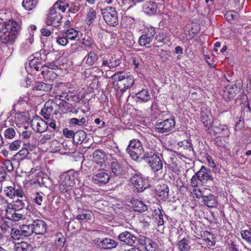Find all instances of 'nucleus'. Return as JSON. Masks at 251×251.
<instances>
[{
  "instance_id": "obj_54",
  "label": "nucleus",
  "mask_w": 251,
  "mask_h": 251,
  "mask_svg": "<svg viewBox=\"0 0 251 251\" xmlns=\"http://www.w3.org/2000/svg\"><path fill=\"white\" fill-rule=\"evenodd\" d=\"M241 235L242 238L251 245V229L249 230H242Z\"/></svg>"
},
{
  "instance_id": "obj_27",
  "label": "nucleus",
  "mask_w": 251,
  "mask_h": 251,
  "mask_svg": "<svg viewBox=\"0 0 251 251\" xmlns=\"http://www.w3.org/2000/svg\"><path fill=\"white\" fill-rule=\"evenodd\" d=\"M64 100L62 101H66L70 103V104L76 103L80 101V98L78 94H75L73 93H66L64 96H61Z\"/></svg>"
},
{
  "instance_id": "obj_15",
  "label": "nucleus",
  "mask_w": 251,
  "mask_h": 251,
  "mask_svg": "<svg viewBox=\"0 0 251 251\" xmlns=\"http://www.w3.org/2000/svg\"><path fill=\"white\" fill-rule=\"evenodd\" d=\"M200 179L201 184L207 183L209 181H213V177L211 174V171L209 168L202 166L197 173Z\"/></svg>"
},
{
  "instance_id": "obj_2",
  "label": "nucleus",
  "mask_w": 251,
  "mask_h": 251,
  "mask_svg": "<svg viewBox=\"0 0 251 251\" xmlns=\"http://www.w3.org/2000/svg\"><path fill=\"white\" fill-rule=\"evenodd\" d=\"M126 176L128 178V185L135 192H143L150 185L148 178L143 177L140 173L132 168H127Z\"/></svg>"
},
{
  "instance_id": "obj_36",
  "label": "nucleus",
  "mask_w": 251,
  "mask_h": 251,
  "mask_svg": "<svg viewBox=\"0 0 251 251\" xmlns=\"http://www.w3.org/2000/svg\"><path fill=\"white\" fill-rule=\"evenodd\" d=\"M97 18V13L96 10L90 8L86 15L85 21L89 25L92 24Z\"/></svg>"
},
{
  "instance_id": "obj_5",
  "label": "nucleus",
  "mask_w": 251,
  "mask_h": 251,
  "mask_svg": "<svg viewBox=\"0 0 251 251\" xmlns=\"http://www.w3.org/2000/svg\"><path fill=\"white\" fill-rule=\"evenodd\" d=\"M143 148L139 140L134 139L130 140L127 147L126 152L129 154L131 159L134 161L139 162L142 158L143 155Z\"/></svg>"
},
{
  "instance_id": "obj_56",
  "label": "nucleus",
  "mask_w": 251,
  "mask_h": 251,
  "mask_svg": "<svg viewBox=\"0 0 251 251\" xmlns=\"http://www.w3.org/2000/svg\"><path fill=\"white\" fill-rule=\"evenodd\" d=\"M152 41V40L150 37L144 34L140 36L138 40V42L140 45L146 46L147 45L150 44Z\"/></svg>"
},
{
  "instance_id": "obj_18",
  "label": "nucleus",
  "mask_w": 251,
  "mask_h": 251,
  "mask_svg": "<svg viewBox=\"0 0 251 251\" xmlns=\"http://www.w3.org/2000/svg\"><path fill=\"white\" fill-rule=\"evenodd\" d=\"M169 192L168 186L164 183L157 185L154 190L155 197L164 201H166L168 199Z\"/></svg>"
},
{
  "instance_id": "obj_35",
  "label": "nucleus",
  "mask_w": 251,
  "mask_h": 251,
  "mask_svg": "<svg viewBox=\"0 0 251 251\" xmlns=\"http://www.w3.org/2000/svg\"><path fill=\"white\" fill-rule=\"evenodd\" d=\"M110 168L113 174L118 176L121 175L124 171L123 166L116 161L111 162Z\"/></svg>"
},
{
  "instance_id": "obj_1",
  "label": "nucleus",
  "mask_w": 251,
  "mask_h": 251,
  "mask_svg": "<svg viewBox=\"0 0 251 251\" xmlns=\"http://www.w3.org/2000/svg\"><path fill=\"white\" fill-rule=\"evenodd\" d=\"M22 28L21 20L9 19L4 22L0 28V39L4 44H12Z\"/></svg>"
},
{
  "instance_id": "obj_8",
  "label": "nucleus",
  "mask_w": 251,
  "mask_h": 251,
  "mask_svg": "<svg viewBox=\"0 0 251 251\" xmlns=\"http://www.w3.org/2000/svg\"><path fill=\"white\" fill-rule=\"evenodd\" d=\"M105 22L110 26H116L118 24V14L116 9L111 6H107L101 10Z\"/></svg>"
},
{
  "instance_id": "obj_39",
  "label": "nucleus",
  "mask_w": 251,
  "mask_h": 251,
  "mask_svg": "<svg viewBox=\"0 0 251 251\" xmlns=\"http://www.w3.org/2000/svg\"><path fill=\"white\" fill-rule=\"evenodd\" d=\"M139 240L131 232L126 230V246L135 247Z\"/></svg>"
},
{
  "instance_id": "obj_11",
  "label": "nucleus",
  "mask_w": 251,
  "mask_h": 251,
  "mask_svg": "<svg viewBox=\"0 0 251 251\" xmlns=\"http://www.w3.org/2000/svg\"><path fill=\"white\" fill-rule=\"evenodd\" d=\"M126 206L130 207V210L140 213L144 212L148 209V206L138 199L130 197L126 200Z\"/></svg>"
},
{
  "instance_id": "obj_48",
  "label": "nucleus",
  "mask_w": 251,
  "mask_h": 251,
  "mask_svg": "<svg viewBox=\"0 0 251 251\" xmlns=\"http://www.w3.org/2000/svg\"><path fill=\"white\" fill-rule=\"evenodd\" d=\"M56 42L60 46L65 47L68 44L69 40L62 32L56 37Z\"/></svg>"
},
{
  "instance_id": "obj_30",
  "label": "nucleus",
  "mask_w": 251,
  "mask_h": 251,
  "mask_svg": "<svg viewBox=\"0 0 251 251\" xmlns=\"http://www.w3.org/2000/svg\"><path fill=\"white\" fill-rule=\"evenodd\" d=\"M6 216L8 219L14 221H19L24 219V215L22 212H16L11 210H5Z\"/></svg>"
},
{
  "instance_id": "obj_12",
  "label": "nucleus",
  "mask_w": 251,
  "mask_h": 251,
  "mask_svg": "<svg viewBox=\"0 0 251 251\" xmlns=\"http://www.w3.org/2000/svg\"><path fill=\"white\" fill-rule=\"evenodd\" d=\"M178 146L181 150H183V151H182L186 155L185 156L183 154L181 156L188 159H192L195 157L196 152L194 150L193 145L191 140H184L179 142L178 143Z\"/></svg>"
},
{
  "instance_id": "obj_32",
  "label": "nucleus",
  "mask_w": 251,
  "mask_h": 251,
  "mask_svg": "<svg viewBox=\"0 0 251 251\" xmlns=\"http://www.w3.org/2000/svg\"><path fill=\"white\" fill-rule=\"evenodd\" d=\"M45 80H54L57 78L58 75L52 70L45 68L41 72Z\"/></svg>"
},
{
  "instance_id": "obj_50",
  "label": "nucleus",
  "mask_w": 251,
  "mask_h": 251,
  "mask_svg": "<svg viewBox=\"0 0 251 251\" xmlns=\"http://www.w3.org/2000/svg\"><path fill=\"white\" fill-rule=\"evenodd\" d=\"M86 119L83 117L81 119L76 118H71L69 120L68 123L72 126H85Z\"/></svg>"
},
{
  "instance_id": "obj_47",
  "label": "nucleus",
  "mask_w": 251,
  "mask_h": 251,
  "mask_svg": "<svg viewBox=\"0 0 251 251\" xmlns=\"http://www.w3.org/2000/svg\"><path fill=\"white\" fill-rule=\"evenodd\" d=\"M116 60L114 58L111 57L110 59H107L105 58H103L101 66L107 67L108 68H113L118 65Z\"/></svg>"
},
{
  "instance_id": "obj_29",
  "label": "nucleus",
  "mask_w": 251,
  "mask_h": 251,
  "mask_svg": "<svg viewBox=\"0 0 251 251\" xmlns=\"http://www.w3.org/2000/svg\"><path fill=\"white\" fill-rule=\"evenodd\" d=\"M52 88V85L50 84L44 83L43 82L39 81L36 82L33 87V91H41L43 92H49Z\"/></svg>"
},
{
  "instance_id": "obj_46",
  "label": "nucleus",
  "mask_w": 251,
  "mask_h": 251,
  "mask_svg": "<svg viewBox=\"0 0 251 251\" xmlns=\"http://www.w3.org/2000/svg\"><path fill=\"white\" fill-rule=\"evenodd\" d=\"M226 20L230 23L238 19V13L233 10L226 11L224 14Z\"/></svg>"
},
{
  "instance_id": "obj_62",
  "label": "nucleus",
  "mask_w": 251,
  "mask_h": 251,
  "mask_svg": "<svg viewBox=\"0 0 251 251\" xmlns=\"http://www.w3.org/2000/svg\"><path fill=\"white\" fill-rule=\"evenodd\" d=\"M51 139V135L49 134L41 135L38 138V143L41 145L46 143Z\"/></svg>"
},
{
  "instance_id": "obj_53",
  "label": "nucleus",
  "mask_w": 251,
  "mask_h": 251,
  "mask_svg": "<svg viewBox=\"0 0 251 251\" xmlns=\"http://www.w3.org/2000/svg\"><path fill=\"white\" fill-rule=\"evenodd\" d=\"M29 151L27 148L23 147L15 155V156L17 157L18 159L22 160L25 158L28 154Z\"/></svg>"
},
{
  "instance_id": "obj_20",
  "label": "nucleus",
  "mask_w": 251,
  "mask_h": 251,
  "mask_svg": "<svg viewBox=\"0 0 251 251\" xmlns=\"http://www.w3.org/2000/svg\"><path fill=\"white\" fill-rule=\"evenodd\" d=\"M41 54L38 52L35 53L33 58L29 61V67L36 71H41L43 69L47 68L45 66V65L41 63Z\"/></svg>"
},
{
  "instance_id": "obj_55",
  "label": "nucleus",
  "mask_w": 251,
  "mask_h": 251,
  "mask_svg": "<svg viewBox=\"0 0 251 251\" xmlns=\"http://www.w3.org/2000/svg\"><path fill=\"white\" fill-rule=\"evenodd\" d=\"M16 136V131L12 127L6 128L4 132V136L5 138L12 139Z\"/></svg>"
},
{
  "instance_id": "obj_21",
  "label": "nucleus",
  "mask_w": 251,
  "mask_h": 251,
  "mask_svg": "<svg viewBox=\"0 0 251 251\" xmlns=\"http://www.w3.org/2000/svg\"><path fill=\"white\" fill-rule=\"evenodd\" d=\"M110 179V176L108 173L104 172H100L92 176V181L100 185H104L107 183Z\"/></svg>"
},
{
  "instance_id": "obj_22",
  "label": "nucleus",
  "mask_w": 251,
  "mask_h": 251,
  "mask_svg": "<svg viewBox=\"0 0 251 251\" xmlns=\"http://www.w3.org/2000/svg\"><path fill=\"white\" fill-rule=\"evenodd\" d=\"M93 155L94 161V162L90 161L89 163H94V162H95L97 165L95 167L98 168V166L100 165V167L99 169L104 170L105 169L106 167H104L105 165L104 164V165H103V159L105 156L104 152L99 150H97L94 151Z\"/></svg>"
},
{
  "instance_id": "obj_9",
  "label": "nucleus",
  "mask_w": 251,
  "mask_h": 251,
  "mask_svg": "<svg viewBox=\"0 0 251 251\" xmlns=\"http://www.w3.org/2000/svg\"><path fill=\"white\" fill-rule=\"evenodd\" d=\"M92 243L96 247L105 250H110L117 246L116 241L110 238H96L92 240Z\"/></svg>"
},
{
  "instance_id": "obj_49",
  "label": "nucleus",
  "mask_w": 251,
  "mask_h": 251,
  "mask_svg": "<svg viewBox=\"0 0 251 251\" xmlns=\"http://www.w3.org/2000/svg\"><path fill=\"white\" fill-rule=\"evenodd\" d=\"M10 235L12 239L14 240H19L24 237L20 226H19V228H13L11 230Z\"/></svg>"
},
{
  "instance_id": "obj_4",
  "label": "nucleus",
  "mask_w": 251,
  "mask_h": 251,
  "mask_svg": "<svg viewBox=\"0 0 251 251\" xmlns=\"http://www.w3.org/2000/svg\"><path fill=\"white\" fill-rule=\"evenodd\" d=\"M77 172L73 170L64 172L60 176L59 189L63 193L71 190L75 185Z\"/></svg>"
},
{
  "instance_id": "obj_43",
  "label": "nucleus",
  "mask_w": 251,
  "mask_h": 251,
  "mask_svg": "<svg viewBox=\"0 0 251 251\" xmlns=\"http://www.w3.org/2000/svg\"><path fill=\"white\" fill-rule=\"evenodd\" d=\"M167 36L165 33L159 32L156 36L154 44L156 47H161L165 43Z\"/></svg>"
},
{
  "instance_id": "obj_23",
  "label": "nucleus",
  "mask_w": 251,
  "mask_h": 251,
  "mask_svg": "<svg viewBox=\"0 0 251 251\" xmlns=\"http://www.w3.org/2000/svg\"><path fill=\"white\" fill-rule=\"evenodd\" d=\"M139 57L137 53H134L131 50H126V62L129 66L136 69L139 66Z\"/></svg>"
},
{
  "instance_id": "obj_19",
  "label": "nucleus",
  "mask_w": 251,
  "mask_h": 251,
  "mask_svg": "<svg viewBox=\"0 0 251 251\" xmlns=\"http://www.w3.org/2000/svg\"><path fill=\"white\" fill-rule=\"evenodd\" d=\"M201 121L204 126L209 129L212 127L213 124V118L212 115L209 110L204 107L201 108Z\"/></svg>"
},
{
  "instance_id": "obj_41",
  "label": "nucleus",
  "mask_w": 251,
  "mask_h": 251,
  "mask_svg": "<svg viewBox=\"0 0 251 251\" xmlns=\"http://www.w3.org/2000/svg\"><path fill=\"white\" fill-rule=\"evenodd\" d=\"M189 240L188 238H183L177 243V246L179 251H189Z\"/></svg>"
},
{
  "instance_id": "obj_51",
  "label": "nucleus",
  "mask_w": 251,
  "mask_h": 251,
  "mask_svg": "<svg viewBox=\"0 0 251 251\" xmlns=\"http://www.w3.org/2000/svg\"><path fill=\"white\" fill-rule=\"evenodd\" d=\"M37 3L32 1L31 0H23L22 6L28 11L31 10L36 7Z\"/></svg>"
},
{
  "instance_id": "obj_7",
  "label": "nucleus",
  "mask_w": 251,
  "mask_h": 251,
  "mask_svg": "<svg viewBox=\"0 0 251 251\" xmlns=\"http://www.w3.org/2000/svg\"><path fill=\"white\" fill-rule=\"evenodd\" d=\"M60 108V105L53 99L47 101L41 111V115L46 120H49L53 115L57 114Z\"/></svg>"
},
{
  "instance_id": "obj_26",
  "label": "nucleus",
  "mask_w": 251,
  "mask_h": 251,
  "mask_svg": "<svg viewBox=\"0 0 251 251\" xmlns=\"http://www.w3.org/2000/svg\"><path fill=\"white\" fill-rule=\"evenodd\" d=\"M25 206V203L22 200H18L7 204L5 210H11L16 212H22Z\"/></svg>"
},
{
  "instance_id": "obj_60",
  "label": "nucleus",
  "mask_w": 251,
  "mask_h": 251,
  "mask_svg": "<svg viewBox=\"0 0 251 251\" xmlns=\"http://www.w3.org/2000/svg\"><path fill=\"white\" fill-rule=\"evenodd\" d=\"M59 4V2H55L51 8L56 10V11L59 10L61 11L62 13H65L67 8H69L70 7L69 4L63 5Z\"/></svg>"
},
{
  "instance_id": "obj_25",
  "label": "nucleus",
  "mask_w": 251,
  "mask_h": 251,
  "mask_svg": "<svg viewBox=\"0 0 251 251\" xmlns=\"http://www.w3.org/2000/svg\"><path fill=\"white\" fill-rule=\"evenodd\" d=\"M213 131L215 134H219L222 136H228L230 134L229 128L227 125L220 123L213 126Z\"/></svg>"
},
{
  "instance_id": "obj_40",
  "label": "nucleus",
  "mask_w": 251,
  "mask_h": 251,
  "mask_svg": "<svg viewBox=\"0 0 251 251\" xmlns=\"http://www.w3.org/2000/svg\"><path fill=\"white\" fill-rule=\"evenodd\" d=\"M86 137V133L83 130H78L75 133L73 141L77 144H81Z\"/></svg>"
},
{
  "instance_id": "obj_6",
  "label": "nucleus",
  "mask_w": 251,
  "mask_h": 251,
  "mask_svg": "<svg viewBox=\"0 0 251 251\" xmlns=\"http://www.w3.org/2000/svg\"><path fill=\"white\" fill-rule=\"evenodd\" d=\"M175 117L173 116L163 121L157 120L154 125V131L158 133H167L170 132L176 126Z\"/></svg>"
},
{
  "instance_id": "obj_14",
  "label": "nucleus",
  "mask_w": 251,
  "mask_h": 251,
  "mask_svg": "<svg viewBox=\"0 0 251 251\" xmlns=\"http://www.w3.org/2000/svg\"><path fill=\"white\" fill-rule=\"evenodd\" d=\"M32 224L33 233L36 235H43L47 232V225L46 222L41 219H33Z\"/></svg>"
},
{
  "instance_id": "obj_34",
  "label": "nucleus",
  "mask_w": 251,
  "mask_h": 251,
  "mask_svg": "<svg viewBox=\"0 0 251 251\" xmlns=\"http://www.w3.org/2000/svg\"><path fill=\"white\" fill-rule=\"evenodd\" d=\"M64 36H66L68 40L71 41L77 40L78 37V31L74 28H70L63 32Z\"/></svg>"
},
{
  "instance_id": "obj_37",
  "label": "nucleus",
  "mask_w": 251,
  "mask_h": 251,
  "mask_svg": "<svg viewBox=\"0 0 251 251\" xmlns=\"http://www.w3.org/2000/svg\"><path fill=\"white\" fill-rule=\"evenodd\" d=\"M163 210L159 208L155 209L153 210V216L156 221L157 224L158 226H162L164 224V221L163 218Z\"/></svg>"
},
{
  "instance_id": "obj_13",
  "label": "nucleus",
  "mask_w": 251,
  "mask_h": 251,
  "mask_svg": "<svg viewBox=\"0 0 251 251\" xmlns=\"http://www.w3.org/2000/svg\"><path fill=\"white\" fill-rule=\"evenodd\" d=\"M240 88L236 84L227 85L223 90V98L226 101L233 100L240 92Z\"/></svg>"
},
{
  "instance_id": "obj_45",
  "label": "nucleus",
  "mask_w": 251,
  "mask_h": 251,
  "mask_svg": "<svg viewBox=\"0 0 251 251\" xmlns=\"http://www.w3.org/2000/svg\"><path fill=\"white\" fill-rule=\"evenodd\" d=\"M24 237H27L33 233L32 224L29 225H23L20 226Z\"/></svg>"
},
{
  "instance_id": "obj_16",
  "label": "nucleus",
  "mask_w": 251,
  "mask_h": 251,
  "mask_svg": "<svg viewBox=\"0 0 251 251\" xmlns=\"http://www.w3.org/2000/svg\"><path fill=\"white\" fill-rule=\"evenodd\" d=\"M139 243L145 251H155L158 247L155 241L145 236L139 239Z\"/></svg>"
},
{
  "instance_id": "obj_31",
  "label": "nucleus",
  "mask_w": 251,
  "mask_h": 251,
  "mask_svg": "<svg viewBox=\"0 0 251 251\" xmlns=\"http://www.w3.org/2000/svg\"><path fill=\"white\" fill-rule=\"evenodd\" d=\"M97 58V54L94 51H91L84 57L83 62H84L87 65L91 66L95 64Z\"/></svg>"
},
{
  "instance_id": "obj_24",
  "label": "nucleus",
  "mask_w": 251,
  "mask_h": 251,
  "mask_svg": "<svg viewBox=\"0 0 251 251\" xmlns=\"http://www.w3.org/2000/svg\"><path fill=\"white\" fill-rule=\"evenodd\" d=\"M143 9L145 13L149 15H152L157 12V3L151 0L147 1L143 6Z\"/></svg>"
},
{
  "instance_id": "obj_61",
  "label": "nucleus",
  "mask_w": 251,
  "mask_h": 251,
  "mask_svg": "<svg viewBox=\"0 0 251 251\" xmlns=\"http://www.w3.org/2000/svg\"><path fill=\"white\" fill-rule=\"evenodd\" d=\"M1 168L4 169V171L6 170L9 172L12 171L14 169L12 163L9 160H6L3 162Z\"/></svg>"
},
{
  "instance_id": "obj_10",
  "label": "nucleus",
  "mask_w": 251,
  "mask_h": 251,
  "mask_svg": "<svg viewBox=\"0 0 251 251\" xmlns=\"http://www.w3.org/2000/svg\"><path fill=\"white\" fill-rule=\"evenodd\" d=\"M62 15L58 11H56V10L50 8L46 19V24L48 25L58 27L62 24Z\"/></svg>"
},
{
  "instance_id": "obj_64",
  "label": "nucleus",
  "mask_w": 251,
  "mask_h": 251,
  "mask_svg": "<svg viewBox=\"0 0 251 251\" xmlns=\"http://www.w3.org/2000/svg\"><path fill=\"white\" fill-rule=\"evenodd\" d=\"M60 106L63 109V111L64 113L72 112L73 111V109L72 106L70 105V103L66 101H62L60 103Z\"/></svg>"
},
{
  "instance_id": "obj_59",
  "label": "nucleus",
  "mask_w": 251,
  "mask_h": 251,
  "mask_svg": "<svg viewBox=\"0 0 251 251\" xmlns=\"http://www.w3.org/2000/svg\"><path fill=\"white\" fill-rule=\"evenodd\" d=\"M126 78V75L123 74V72H118L114 74L112 76V78L114 79L113 84L115 85L116 82H118L121 80H124Z\"/></svg>"
},
{
  "instance_id": "obj_52",
  "label": "nucleus",
  "mask_w": 251,
  "mask_h": 251,
  "mask_svg": "<svg viewBox=\"0 0 251 251\" xmlns=\"http://www.w3.org/2000/svg\"><path fill=\"white\" fill-rule=\"evenodd\" d=\"M200 183L201 182L200 177H199L197 173H195V174L193 176L190 180V186H191L192 188H194V189L193 190L194 191L196 192V188L198 187Z\"/></svg>"
},
{
  "instance_id": "obj_44",
  "label": "nucleus",
  "mask_w": 251,
  "mask_h": 251,
  "mask_svg": "<svg viewBox=\"0 0 251 251\" xmlns=\"http://www.w3.org/2000/svg\"><path fill=\"white\" fill-rule=\"evenodd\" d=\"M66 238L61 232L57 233L55 235V245L59 249H61L64 245Z\"/></svg>"
},
{
  "instance_id": "obj_3",
  "label": "nucleus",
  "mask_w": 251,
  "mask_h": 251,
  "mask_svg": "<svg viewBox=\"0 0 251 251\" xmlns=\"http://www.w3.org/2000/svg\"><path fill=\"white\" fill-rule=\"evenodd\" d=\"M142 160H144L151 167L154 173L161 174L163 170V162L154 151L148 150L142 155Z\"/></svg>"
},
{
  "instance_id": "obj_58",
  "label": "nucleus",
  "mask_w": 251,
  "mask_h": 251,
  "mask_svg": "<svg viewBox=\"0 0 251 251\" xmlns=\"http://www.w3.org/2000/svg\"><path fill=\"white\" fill-rule=\"evenodd\" d=\"M114 85L117 87V91L118 94L120 93L123 95L124 93L126 90V83L124 80L116 82V84Z\"/></svg>"
},
{
  "instance_id": "obj_28",
  "label": "nucleus",
  "mask_w": 251,
  "mask_h": 251,
  "mask_svg": "<svg viewBox=\"0 0 251 251\" xmlns=\"http://www.w3.org/2000/svg\"><path fill=\"white\" fill-rule=\"evenodd\" d=\"M203 202L208 207H215L217 205V201L215 196L211 193H205L203 199Z\"/></svg>"
},
{
  "instance_id": "obj_57",
  "label": "nucleus",
  "mask_w": 251,
  "mask_h": 251,
  "mask_svg": "<svg viewBox=\"0 0 251 251\" xmlns=\"http://www.w3.org/2000/svg\"><path fill=\"white\" fill-rule=\"evenodd\" d=\"M22 141L20 140H16L9 144V150L10 151H16L21 146Z\"/></svg>"
},
{
  "instance_id": "obj_42",
  "label": "nucleus",
  "mask_w": 251,
  "mask_h": 251,
  "mask_svg": "<svg viewBox=\"0 0 251 251\" xmlns=\"http://www.w3.org/2000/svg\"><path fill=\"white\" fill-rule=\"evenodd\" d=\"M135 95L137 99L144 102H147L151 99L149 91L146 89H142L141 91L136 93Z\"/></svg>"
},
{
  "instance_id": "obj_38",
  "label": "nucleus",
  "mask_w": 251,
  "mask_h": 251,
  "mask_svg": "<svg viewBox=\"0 0 251 251\" xmlns=\"http://www.w3.org/2000/svg\"><path fill=\"white\" fill-rule=\"evenodd\" d=\"M64 88V85L63 83L58 84L57 85L55 86L53 89V93L56 94L55 96V99H58L59 100L62 101L64 100V99L61 97V96H63L66 94L67 92H65L62 90V88Z\"/></svg>"
},
{
  "instance_id": "obj_63",
  "label": "nucleus",
  "mask_w": 251,
  "mask_h": 251,
  "mask_svg": "<svg viewBox=\"0 0 251 251\" xmlns=\"http://www.w3.org/2000/svg\"><path fill=\"white\" fill-rule=\"evenodd\" d=\"M14 189L12 186H7L5 188L4 192L5 195L10 199H13L14 198Z\"/></svg>"
},
{
  "instance_id": "obj_17",
  "label": "nucleus",
  "mask_w": 251,
  "mask_h": 251,
  "mask_svg": "<svg viewBox=\"0 0 251 251\" xmlns=\"http://www.w3.org/2000/svg\"><path fill=\"white\" fill-rule=\"evenodd\" d=\"M31 126L36 132L43 133L48 128V124L39 117L34 118L31 122Z\"/></svg>"
},
{
  "instance_id": "obj_33",
  "label": "nucleus",
  "mask_w": 251,
  "mask_h": 251,
  "mask_svg": "<svg viewBox=\"0 0 251 251\" xmlns=\"http://www.w3.org/2000/svg\"><path fill=\"white\" fill-rule=\"evenodd\" d=\"M16 251H34L32 246L25 242H21L15 244Z\"/></svg>"
}]
</instances>
